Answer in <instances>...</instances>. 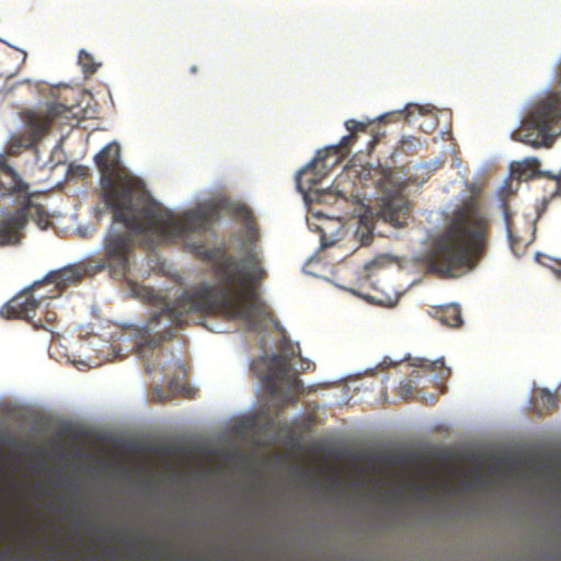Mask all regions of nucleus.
Returning a JSON list of instances; mask_svg holds the SVG:
<instances>
[{
  "label": "nucleus",
  "instance_id": "1",
  "mask_svg": "<svg viewBox=\"0 0 561 561\" xmlns=\"http://www.w3.org/2000/svg\"><path fill=\"white\" fill-rule=\"evenodd\" d=\"M101 173L106 205L113 210V225L103 242L102 266L113 278L126 277L133 236L149 233L163 241H178L205 230L216 214L211 207H197L178 216L137 190L134 179L121 163L118 144L106 145L94 157Z\"/></svg>",
  "mask_w": 561,
  "mask_h": 561
},
{
  "label": "nucleus",
  "instance_id": "2",
  "mask_svg": "<svg viewBox=\"0 0 561 561\" xmlns=\"http://www.w3.org/2000/svg\"><path fill=\"white\" fill-rule=\"evenodd\" d=\"M206 257L213 261L217 286L203 285L182 295L174 305H165L153 313L142 327L138 347L153 350L171 340L173 327H182L194 314H220L229 320L252 321L257 305L254 285L264 276L256 253H249L243 261L219 249L210 250Z\"/></svg>",
  "mask_w": 561,
  "mask_h": 561
},
{
  "label": "nucleus",
  "instance_id": "3",
  "mask_svg": "<svg viewBox=\"0 0 561 561\" xmlns=\"http://www.w3.org/2000/svg\"><path fill=\"white\" fill-rule=\"evenodd\" d=\"M492 228L491 214L479 188L454 208L444 231L424 255L428 271L453 277L457 271L473 270L485 256Z\"/></svg>",
  "mask_w": 561,
  "mask_h": 561
},
{
  "label": "nucleus",
  "instance_id": "4",
  "mask_svg": "<svg viewBox=\"0 0 561 561\" xmlns=\"http://www.w3.org/2000/svg\"><path fill=\"white\" fill-rule=\"evenodd\" d=\"M559 83L561 85V75ZM554 133L561 134V92H551L538 101L520 128L512 133V138L534 148L549 147Z\"/></svg>",
  "mask_w": 561,
  "mask_h": 561
},
{
  "label": "nucleus",
  "instance_id": "5",
  "mask_svg": "<svg viewBox=\"0 0 561 561\" xmlns=\"http://www.w3.org/2000/svg\"><path fill=\"white\" fill-rule=\"evenodd\" d=\"M58 101L46 104L45 110H23L21 118L25 130L10 137L8 144V153L19 156L23 150L37 146L46 137L54 123L69 119L72 116V106L64 101L67 98L59 93L56 95Z\"/></svg>",
  "mask_w": 561,
  "mask_h": 561
},
{
  "label": "nucleus",
  "instance_id": "6",
  "mask_svg": "<svg viewBox=\"0 0 561 561\" xmlns=\"http://www.w3.org/2000/svg\"><path fill=\"white\" fill-rule=\"evenodd\" d=\"M298 348V345H290L285 350V355L273 354L266 358L265 386L271 396L283 405L295 403L304 387L302 381L291 374V359Z\"/></svg>",
  "mask_w": 561,
  "mask_h": 561
},
{
  "label": "nucleus",
  "instance_id": "7",
  "mask_svg": "<svg viewBox=\"0 0 561 561\" xmlns=\"http://www.w3.org/2000/svg\"><path fill=\"white\" fill-rule=\"evenodd\" d=\"M87 274L83 265H69L60 270L49 272L44 278L35 283H42L38 286L39 293L46 294L41 300V306L61 296L68 287L77 286Z\"/></svg>",
  "mask_w": 561,
  "mask_h": 561
},
{
  "label": "nucleus",
  "instance_id": "8",
  "mask_svg": "<svg viewBox=\"0 0 561 561\" xmlns=\"http://www.w3.org/2000/svg\"><path fill=\"white\" fill-rule=\"evenodd\" d=\"M327 158V154H322V151H318L317 157L308 163L302 170H300L296 175V184L300 192L305 194L316 193L323 194V202H328L327 199L334 197L335 202L337 201H347V192L340 188L342 182L345 176L340 175L335 179L332 186L328 188L327 192L321 193L318 188V184L320 182V178L313 172L314 165L323 161Z\"/></svg>",
  "mask_w": 561,
  "mask_h": 561
},
{
  "label": "nucleus",
  "instance_id": "9",
  "mask_svg": "<svg viewBox=\"0 0 561 561\" xmlns=\"http://www.w3.org/2000/svg\"><path fill=\"white\" fill-rule=\"evenodd\" d=\"M41 284L33 283L14 296L1 308V316L7 319L18 318L31 321L45 295L37 289Z\"/></svg>",
  "mask_w": 561,
  "mask_h": 561
},
{
  "label": "nucleus",
  "instance_id": "10",
  "mask_svg": "<svg viewBox=\"0 0 561 561\" xmlns=\"http://www.w3.org/2000/svg\"><path fill=\"white\" fill-rule=\"evenodd\" d=\"M344 125L350 134L344 136L336 146L327 148V151H332L334 154L345 156L350 152V148L362 134L369 137L368 151L373 150L374 146L379 140L378 135L375 134V127L371 121L359 122L356 119H347Z\"/></svg>",
  "mask_w": 561,
  "mask_h": 561
},
{
  "label": "nucleus",
  "instance_id": "11",
  "mask_svg": "<svg viewBox=\"0 0 561 561\" xmlns=\"http://www.w3.org/2000/svg\"><path fill=\"white\" fill-rule=\"evenodd\" d=\"M22 194L30 203L35 195L30 192V185L21 175L4 160H0V197Z\"/></svg>",
  "mask_w": 561,
  "mask_h": 561
},
{
  "label": "nucleus",
  "instance_id": "12",
  "mask_svg": "<svg viewBox=\"0 0 561 561\" xmlns=\"http://www.w3.org/2000/svg\"><path fill=\"white\" fill-rule=\"evenodd\" d=\"M27 219L24 213L12 214L0 221V245L16 244L20 241V230L24 228Z\"/></svg>",
  "mask_w": 561,
  "mask_h": 561
},
{
  "label": "nucleus",
  "instance_id": "13",
  "mask_svg": "<svg viewBox=\"0 0 561 561\" xmlns=\"http://www.w3.org/2000/svg\"><path fill=\"white\" fill-rule=\"evenodd\" d=\"M221 208L247 227L250 241L257 239L259 233L254 226V216L247 205L239 202H226Z\"/></svg>",
  "mask_w": 561,
  "mask_h": 561
},
{
  "label": "nucleus",
  "instance_id": "14",
  "mask_svg": "<svg viewBox=\"0 0 561 561\" xmlns=\"http://www.w3.org/2000/svg\"><path fill=\"white\" fill-rule=\"evenodd\" d=\"M435 318L444 325L459 328L462 324L460 307L456 304L440 306L435 310Z\"/></svg>",
  "mask_w": 561,
  "mask_h": 561
},
{
  "label": "nucleus",
  "instance_id": "15",
  "mask_svg": "<svg viewBox=\"0 0 561 561\" xmlns=\"http://www.w3.org/2000/svg\"><path fill=\"white\" fill-rule=\"evenodd\" d=\"M538 161L536 159H526L512 165V175L518 181H527L535 176Z\"/></svg>",
  "mask_w": 561,
  "mask_h": 561
},
{
  "label": "nucleus",
  "instance_id": "16",
  "mask_svg": "<svg viewBox=\"0 0 561 561\" xmlns=\"http://www.w3.org/2000/svg\"><path fill=\"white\" fill-rule=\"evenodd\" d=\"M417 366L423 367L430 371L437 373V378L440 380H445L450 376V369L445 366V363L443 359L437 360H427L424 358L419 359Z\"/></svg>",
  "mask_w": 561,
  "mask_h": 561
},
{
  "label": "nucleus",
  "instance_id": "17",
  "mask_svg": "<svg viewBox=\"0 0 561 561\" xmlns=\"http://www.w3.org/2000/svg\"><path fill=\"white\" fill-rule=\"evenodd\" d=\"M408 206L407 205H400L399 207L394 208L392 203L389 202L385 205L382 213L389 222H391L393 226H400V218L401 216H405L408 214Z\"/></svg>",
  "mask_w": 561,
  "mask_h": 561
},
{
  "label": "nucleus",
  "instance_id": "18",
  "mask_svg": "<svg viewBox=\"0 0 561 561\" xmlns=\"http://www.w3.org/2000/svg\"><path fill=\"white\" fill-rule=\"evenodd\" d=\"M537 404L543 410H551L557 407L558 398L546 389H541L536 399Z\"/></svg>",
  "mask_w": 561,
  "mask_h": 561
},
{
  "label": "nucleus",
  "instance_id": "19",
  "mask_svg": "<svg viewBox=\"0 0 561 561\" xmlns=\"http://www.w3.org/2000/svg\"><path fill=\"white\" fill-rule=\"evenodd\" d=\"M79 64L82 67V70L85 76H91L98 70V64L94 61V58L91 54L85 50H81L79 53Z\"/></svg>",
  "mask_w": 561,
  "mask_h": 561
},
{
  "label": "nucleus",
  "instance_id": "20",
  "mask_svg": "<svg viewBox=\"0 0 561 561\" xmlns=\"http://www.w3.org/2000/svg\"><path fill=\"white\" fill-rule=\"evenodd\" d=\"M348 290L351 293L364 298L365 300L376 302L377 305H382V306H392L393 305L391 297H381L379 294L373 295L370 293H363V291H358L353 288H350Z\"/></svg>",
  "mask_w": 561,
  "mask_h": 561
},
{
  "label": "nucleus",
  "instance_id": "21",
  "mask_svg": "<svg viewBox=\"0 0 561 561\" xmlns=\"http://www.w3.org/2000/svg\"><path fill=\"white\" fill-rule=\"evenodd\" d=\"M373 239V236L370 232H367V233H363L362 238H360V244L362 245H366L369 243V241Z\"/></svg>",
  "mask_w": 561,
  "mask_h": 561
},
{
  "label": "nucleus",
  "instance_id": "22",
  "mask_svg": "<svg viewBox=\"0 0 561 561\" xmlns=\"http://www.w3.org/2000/svg\"><path fill=\"white\" fill-rule=\"evenodd\" d=\"M153 399H154L156 401H159V402H163L164 400H167V398H164V397H162V396L160 394V392H159V390H158V389H156V390H154V392H153Z\"/></svg>",
  "mask_w": 561,
  "mask_h": 561
},
{
  "label": "nucleus",
  "instance_id": "23",
  "mask_svg": "<svg viewBox=\"0 0 561 561\" xmlns=\"http://www.w3.org/2000/svg\"><path fill=\"white\" fill-rule=\"evenodd\" d=\"M401 390L404 391L405 393H411L412 392V387L409 382L404 383L401 386Z\"/></svg>",
  "mask_w": 561,
  "mask_h": 561
},
{
  "label": "nucleus",
  "instance_id": "24",
  "mask_svg": "<svg viewBox=\"0 0 561 561\" xmlns=\"http://www.w3.org/2000/svg\"><path fill=\"white\" fill-rule=\"evenodd\" d=\"M321 242H322V248H328L333 244V242L328 241L324 236H322Z\"/></svg>",
  "mask_w": 561,
  "mask_h": 561
},
{
  "label": "nucleus",
  "instance_id": "25",
  "mask_svg": "<svg viewBox=\"0 0 561 561\" xmlns=\"http://www.w3.org/2000/svg\"><path fill=\"white\" fill-rule=\"evenodd\" d=\"M558 267H553L556 274L561 276V261L557 262Z\"/></svg>",
  "mask_w": 561,
  "mask_h": 561
},
{
  "label": "nucleus",
  "instance_id": "26",
  "mask_svg": "<svg viewBox=\"0 0 561 561\" xmlns=\"http://www.w3.org/2000/svg\"><path fill=\"white\" fill-rule=\"evenodd\" d=\"M169 386H170V389H171L172 391H176V390H178V386H176V382H175L174 380H171V381L169 382Z\"/></svg>",
  "mask_w": 561,
  "mask_h": 561
},
{
  "label": "nucleus",
  "instance_id": "27",
  "mask_svg": "<svg viewBox=\"0 0 561 561\" xmlns=\"http://www.w3.org/2000/svg\"><path fill=\"white\" fill-rule=\"evenodd\" d=\"M55 318H56L55 312H49V313L47 314V320H48V321H54V320H55Z\"/></svg>",
  "mask_w": 561,
  "mask_h": 561
},
{
  "label": "nucleus",
  "instance_id": "28",
  "mask_svg": "<svg viewBox=\"0 0 561 561\" xmlns=\"http://www.w3.org/2000/svg\"><path fill=\"white\" fill-rule=\"evenodd\" d=\"M191 73H196L197 72V67L196 66H192L191 69H190Z\"/></svg>",
  "mask_w": 561,
  "mask_h": 561
},
{
  "label": "nucleus",
  "instance_id": "29",
  "mask_svg": "<svg viewBox=\"0 0 561 561\" xmlns=\"http://www.w3.org/2000/svg\"><path fill=\"white\" fill-rule=\"evenodd\" d=\"M417 490H419V492H420L421 494H424V493H425V488H424V486H420Z\"/></svg>",
  "mask_w": 561,
  "mask_h": 561
},
{
  "label": "nucleus",
  "instance_id": "30",
  "mask_svg": "<svg viewBox=\"0 0 561 561\" xmlns=\"http://www.w3.org/2000/svg\"><path fill=\"white\" fill-rule=\"evenodd\" d=\"M34 328H35V329H39V328H44V325L38 324V323H34Z\"/></svg>",
  "mask_w": 561,
  "mask_h": 561
},
{
  "label": "nucleus",
  "instance_id": "31",
  "mask_svg": "<svg viewBox=\"0 0 561 561\" xmlns=\"http://www.w3.org/2000/svg\"><path fill=\"white\" fill-rule=\"evenodd\" d=\"M176 365H178V367L182 370V373L184 374V368H183L182 364H181V363H178Z\"/></svg>",
  "mask_w": 561,
  "mask_h": 561
}]
</instances>
